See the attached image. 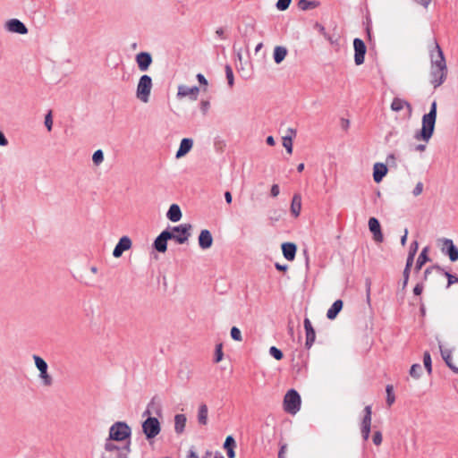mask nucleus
I'll return each mask as SVG.
<instances>
[{
	"label": "nucleus",
	"instance_id": "nucleus-1",
	"mask_svg": "<svg viewBox=\"0 0 458 458\" xmlns=\"http://www.w3.org/2000/svg\"><path fill=\"white\" fill-rule=\"evenodd\" d=\"M430 73L429 81L436 89L442 85L446 79L447 66L444 53L439 45L434 41L429 49Z\"/></svg>",
	"mask_w": 458,
	"mask_h": 458
},
{
	"label": "nucleus",
	"instance_id": "nucleus-2",
	"mask_svg": "<svg viewBox=\"0 0 458 458\" xmlns=\"http://www.w3.org/2000/svg\"><path fill=\"white\" fill-rule=\"evenodd\" d=\"M437 101H433L430 110L425 114L421 119V128L414 133V139L418 141H423L425 144H419L415 147V150L423 152L426 149V144L431 140L437 121Z\"/></svg>",
	"mask_w": 458,
	"mask_h": 458
},
{
	"label": "nucleus",
	"instance_id": "nucleus-3",
	"mask_svg": "<svg viewBox=\"0 0 458 458\" xmlns=\"http://www.w3.org/2000/svg\"><path fill=\"white\" fill-rule=\"evenodd\" d=\"M153 406L154 403L148 404L143 414L144 416H148V418L142 422V431L148 440L155 438L161 431V426L158 420L155 417H151L153 412L150 409Z\"/></svg>",
	"mask_w": 458,
	"mask_h": 458
},
{
	"label": "nucleus",
	"instance_id": "nucleus-4",
	"mask_svg": "<svg viewBox=\"0 0 458 458\" xmlns=\"http://www.w3.org/2000/svg\"><path fill=\"white\" fill-rule=\"evenodd\" d=\"M152 89V78L147 74L140 76L136 87V98L143 104H148L150 99Z\"/></svg>",
	"mask_w": 458,
	"mask_h": 458
},
{
	"label": "nucleus",
	"instance_id": "nucleus-5",
	"mask_svg": "<svg viewBox=\"0 0 458 458\" xmlns=\"http://www.w3.org/2000/svg\"><path fill=\"white\" fill-rule=\"evenodd\" d=\"M131 435V427L124 421L114 422L109 428L108 438L111 442H122L128 439Z\"/></svg>",
	"mask_w": 458,
	"mask_h": 458
},
{
	"label": "nucleus",
	"instance_id": "nucleus-6",
	"mask_svg": "<svg viewBox=\"0 0 458 458\" xmlns=\"http://www.w3.org/2000/svg\"><path fill=\"white\" fill-rule=\"evenodd\" d=\"M130 451L129 444L120 447L114 442L106 440L101 458H128Z\"/></svg>",
	"mask_w": 458,
	"mask_h": 458
},
{
	"label": "nucleus",
	"instance_id": "nucleus-7",
	"mask_svg": "<svg viewBox=\"0 0 458 458\" xmlns=\"http://www.w3.org/2000/svg\"><path fill=\"white\" fill-rule=\"evenodd\" d=\"M192 225L191 224H182L177 226H174L171 230H168L170 240H174L179 244H183L188 242L191 237V231Z\"/></svg>",
	"mask_w": 458,
	"mask_h": 458
},
{
	"label": "nucleus",
	"instance_id": "nucleus-8",
	"mask_svg": "<svg viewBox=\"0 0 458 458\" xmlns=\"http://www.w3.org/2000/svg\"><path fill=\"white\" fill-rule=\"evenodd\" d=\"M301 408V397L299 394L293 390H289L284 398V409L286 412L296 414Z\"/></svg>",
	"mask_w": 458,
	"mask_h": 458
},
{
	"label": "nucleus",
	"instance_id": "nucleus-9",
	"mask_svg": "<svg viewBox=\"0 0 458 458\" xmlns=\"http://www.w3.org/2000/svg\"><path fill=\"white\" fill-rule=\"evenodd\" d=\"M33 360L35 362L36 368L39 371V378L42 384L46 386H49L53 384V378L47 372V362L39 356L34 355Z\"/></svg>",
	"mask_w": 458,
	"mask_h": 458
},
{
	"label": "nucleus",
	"instance_id": "nucleus-10",
	"mask_svg": "<svg viewBox=\"0 0 458 458\" xmlns=\"http://www.w3.org/2000/svg\"><path fill=\"white\" fill-rule=\"evenodd\" d=\"M390 108L395 113L404 111L403 116L407 120L411 119L412 116L413 108L411 105L403 98H394L391 103Z\"/></svg>",
	"mask_w": 458,
	"mask_h": 458
},
{
	"label": "nucleus",
	"instance_id": "nucleus-11",
	"mask_svg": "<svg viewBox=\"0 0 458 458\" xmlns=\"http://www.w3.org/2000/svg\"><path fill=\"white\" fill-rule=\"evenodd\" d=\"M199 93V88L196 86L188 87L186 85L182 84L178 86L176 98L180 100L184 98H189L191 101H196L198 99Z\"/></svg>",
	"mask_w": 458,
	"mask_h": 458
},
{
	"label": "nucleus",
	"instance_id": "nucleus-12",
	"mask_svg": "<svg viewBox=\"0 0 458 458\" xmlns=\"http://www.w3.org/2000/svg\"><path fill=\"white\" fill-rule=\"evenodd\" d=\"M353 47L355 64L360 65L364 63V57L367 51V47L360 38H355L353 40Z\"/></svg>",
	"mask_w": 458,
	"mask_h": 458
},
{
	"label": "nucleus",
	"instance_id": "nucleus-13",
	"mask_svg": "<svg viewBox=\"0 0 458 458\" xmlns=\"http://www.w3.org/2000/svg\"><path fill=\"white\" fill-rule=\"evenodd\" d=\"M364 417L361 421V434L364 440H368L370 433V426H371V406L368 405L364 409Z\"/></svg>",
	"mask_w": 458,
	"mask_h": 458
},
{
	"label": "nucleus",
	"instance_id": "nucleus-14",
	"mask_svg": "<svg viewBox=\"0 0 458 458\" xmlns=\"http://www.w3.org/2000/svg\"><path fill=\"white\" fill-rule=\"evenodd\" d=\"M132 246V242L129 236H123L115 245L113 250V256L116 259L120 258L123 253L129 250Z\"/></svg>",
	"mask_w": 458,
	"mask_h": 458
},
{
	"label": "nucleus",
	"instance_id": "nucleus-15",
	"mask_svg": "<svg viewBox=\"0 0 458 458\" xmlns=\"http://www.w3.org/2000/svg\"><path fill=\"white\" fill-rule=\"evenodd\" d=\"M5 29L12 33H17L21 35H24L28 33V29L18 19H11L5 22Z\"/></svg>",
	"mask_w": 458,
	"mask_h": 458
},
{
	"label": "nucleus",
	"instance_id": "nucleus-16",
	"mask_svg": "<svg viewBox=\"0 0 458 458\" xmlns=\"http://www.w3.org/2000/svg\"><path fill=\"white\" fill-rule=\"evenodd\" d=\"M138 68L140 72H146L148 70L152 64V56L148 52H140L136 55L135 57Z\"/></svg>",
	"mask_w": 458,
	"mask_h": 458
},
{
	"label": "nucleus",
	"instance_id": "nucleus-17",
	"mask_svg": "<svg viewBox=\"0 0 458 458\" xmlns=\"http://www.w3.org/2000/svg\"><path fill=\"white\" fill-rule=\"evenodd\" d=\"M213 236L209 230L203 229L200 231L198 237V243L201 250H208L213 245Z\"/></svg>",
	"mask_w": 458,
	"mask_h": 458
},
{
	"label": "nucleus",
	"instance_id": "nucleus-18",
	"mask_svg": "<svg viewBox=\"0 0 458 458\" xmlns=\"http://www.w3.org/2000/svg\"><path fill=\"white\" fill-rule=\"evenodd\" d=\"M445 250L452 262L458 260V249L454 246L452 240H443V251Z\"/></svg>",
	"mask_w": 458,
	"mask_h": 458
},
{
	"label": "nucleus",
	"instance_id": "nucleus-19",
	"mask_svg": "<svg viewBox=\"0 0 458 458\" xmlns=\"http://www.w3.org/2000/svg\"><path fill=\"white\" fill-rule=\"evenodd\" d=\"M170 240L168 230H164L155 240L154 247L159 252H165L167 249V241Z\"/></svg>",
	"mask_w": 458,
	"mask_h": 458
},
{
	"label": "nucleus",
	"instance_id": "nucleus-20",
	"mask_svg": "<svg viewBox=\"0 0 458 458\" xmlns=\"http://www.w3.org/2000/svg\"><path fill=\"white\" fill-rule=\"evenodd\" d=\"M369 228L370 232L373 233V238L377 242H383V234L380 228V224L378 220L375 217H370L369 220Z\"/></svg>",
	"mask_w": 458,
	"mask_h": 458
},
{
	"label": "nucleus",
	"instance_id": "nucleus-21",
	"mask_svg": "<svg viewBox=\"0 0 458 458\" xmlns=\"http://www.w3.org/2000/svg\"><path fill=\"white\" fill-rule=\"evenodd\" d=\"M193 147V140L190 138H184L181 140L179 148L175 154V157L177 159H180L183 157H185L192 148Z\"/></svg>",
	"mask_w": 458,
	"mask_h": 458
},
{
	"label": "nucleus",
	"instance_id": "nucleus-22",
	"mask_svg": "<svg viewBox=\"0 0 458 458\" xmlns=\"http://www.w3.org/2000/svg\"><path fill=\"white\" fill-rule=\"evenodd\" d=\"M388 172L386 165L383 163H376L373 166V179L379 183Z\"/></svg>",
	"mask_w": 458,
	"mask_h": 458
},
{
	"label": "nucleus",
	"instance_id": "nucleus-23",
	"mask_svg": "<svg viewBox=\"0 0 458 458\" xmlns=\"http://www.w3.org/2000/svg\"><path fill=\"white\" fill-rule=\"evenodd\" d=\"M304 328L306 331L305 345L307 348H310L315 341L316 334H315V330L311 325V322L310 321L309 318L304 319Z\"/></svg>",
	"mask_w": 458,
	"mask_h": 458
},
{
	"label": "nucleus",
	"instance_id": "nucleus-24",
	"mask_svg": "<svg viewBox=\"0 0 458 458\" xmlns=\"http://www.w3.org/2000/svg\"><path fill=\"white\" fill-rule=\"evenodd\" d=\"M296 250L297 247L293 242H284L282 244L283 255L289 261H293L294 259Z\"/></svg>",
	"mask_w": 458,
	"mask_h": 458
},
{
	"label": "nucleus",
	"instance_id": "nucleus-25",
	"mask_svg": "<svg viewBox=\"0 0 458 458\" xmlns=\"http://www.w3.org/2000/svg\"><path fill=\"white\" fill-rule=\"evenodd\" d=\"M182 214L180 207L177 204H172L166 213V217L174 223L182 219Z\"/></svg>",
	"mask_w": 458,
	"mask_h": 458
},
{
	"label": "nucleus",
	"instance_id": "nucleus-26",
	"mask_svg": "<svg viewBox=\"0 0 458 458\" xmlns=\"http://www.w3.org/2000/svg\"><path fill=\"white\" fill-rule=\"evenodd\" d=\"M288 50L285 47L276 46L273 51V58L276 64H281L286 57Z\"/></svg>",
	"mask_w": 458,
	"mask_h": 458
},
{
	"label": "nucleus",
	"instance_id": "nucleus-27",
	"mask_svg": "<svg viewBox=\"0 0 458 458\" xmlns=\"http://www.w3.org/2000/svg\"><path fill=\"white\" fill-rule=\"evenodd\" d=\"M301 210V197L300 194L296 193L293 197V200L291 203V213L294 217H298L300 216Z\"/></svg>",
	"mask_w": 458,
	"mask_h": 458
},
{
	"label": "nucleus",
	"instance_id": "nucleus-28",
	"mask_svg": "<svg viewBox=\"0 0 458 458\" xmlns=\"http://www.w3.org/2000/svg\"><path fill=\"white\" fill-rule=\"evenodd\" d=\"M186 416L184 414H176L174 416V430L177 434H182L186 426Z\"/></svg>",
	"mask_w": 458,
	"mask_h": 458
},
{
	"label": "nucleus",
	"instance_id": "nucleus-29",
	"mask_svg": "<svg viewBox=\"0 0 458 458\" xmlns=\"http://www.w3.org/2000/svg\"><path fill=\"white\" fill-rule=\"evenodd\" d=\"M343 301L341 300H337L335 301L332 306L330 307V309L327 310V318L329 319H334L336 318V316L338 315V313L341 311V310L343 309Z\"/></svg>",
	"mask_w": 458,
	"mask_h": 458
},
{
	"label": "nucleus",
	"instance_id": "nucleus-30",
	"mask_svg": "<svg viewBox=\"0 0 458 458\" xmlns=\"http://www.w3.org/2000/svg\"><path fill=\"white\" fill-rule=\"evenodd\" d=\"M235 445H236V444H235L233 437L232 436H228L225 438V441L224 444V448L226 449V451H227L228 458L235 457V452H234Z\"/></svg>",
	"mask_w": 458,
	"mask_h": 458
},
{
	"label": "nucleus",
	"instance_id": "nucleus-31",
	"mask_svg": "<svg viewBox=\"0 0 458 458\" xmlns=\"http://www.w3.org/2000/svg\"><path fill=\"white\" fill-rule=\"evenodd\" d=\"M208 406L205 403H201L198 409V422L200 425L205 426L208 424Z\"/></svg>",
	"mask_w": 458,
	"mask_h": 458
},
{
	"label": "nucleus",
	"instance_id": "nucleus-32",
	"mask_svg": "<svg viewBox=\"0 0 458 458\" xmlns=\"http://www.w3.org/2000/svg\"><path fill=\"white\" fill-rule=\"evenodd\" d=\"M428 248L425 247L422 250V251L420 252V254L417 259V262H416V267H415L416 271L420 270L421 267H423V265L428 260Z\"/></svg>",
	"mask_w": 458,
	"mask_h": 458
},
{
	"label": "nucleus",
	"instance_id": "nucleus-33",
	"mask_svg": "<svg viewBox=\"0 0 458 458\" xmlns=\"http://www.w3.org/2000/svg\"><path fill=\"white\" fill-rule=\"evenodd\" d=\"M318 5V2L315 1H308V0H300L298 2V7L301 10L306 11L311 8H315Z\"/></svg>",
	"mask_w": 458,
	"mask_h": 458
},
{
	"label": "nucleus",
	"instance_id": "nucleus-34",
	"mask_svg": "<svg viewBox=\"0 0 458 458\" xmlns=\"http://www.w3.org/2000/svg\"><path fill=\"white\" fill-rule=\"evenodd\" d=\"M422 373V368L420 364L415 363L410 369V376L414 379H419Z\"/></svg>",
	"mask_w": 458,
	"mask_h": 458
},
{
	"label": "nucleus",
	"instance_id": "nucleus-35",
	"mask_svg": "<svg viewBox=\"0 0 458 458\" xmlns=\"http://www.w3.org/2000/svg\"><path fill=\"white\" fill-rule=\"evenodd\" d=\"M423 363L424 367L427 369L428 374H431L432 372V361H431V356L430 353L426 351L423 354Z\"/></svg>",
	"mask_w": 458,
	"mask_h": 458
},
{
	"label": "nucleus",
	"instance_id": "nucleus-36",
	"mask_svg": "<svg viewBox=\"0 0 458 458\" xmlns=\"http://www.w3.org/2000/svg\"><path fill=\"white\" fill-rule=\"evenodd\" d=\"M283 146L288 154L291 155L293 153V139L291 136L283 137Z\"/></svg>",
	"mask_w": 458,
	"mask_h": 458
},
{
	"label": "nucleus",
	"instance_id": "nucleus-37",
	"mask_svg": "<svg viewBox=\"0 0 458 458\" xmlns=\"http://www.w3.org/2000/svg\"><path fill=\"white\" fill-rule=\"evenodd\" d=\"M92 161L96 165H99L104 161V153L101 149L94 152Z\"/></svg>",
	"mask_w": 458,
	"mask_h": 458
},
{
	"label": "nucleus",
	"instance_id": "nucleus-38",
	"mask_svg": "<svg viewBox=\"0 0 458 458\" xmlns=\"http://www.w3.org/2000/svg\"><path fill=\"white\" fill-rule=\"evenodd\" d=\"M231 337L234 340V341H237V342H241L242 340V333H241V330L236 327H233L231 328Z\"/></svg>",
	"mask_w": 458,
	"mask_h": 458
},
{
	"label": "nucleus",
	"instance_id": "nucleus-39",
	"mask_svg": "<svg viewBox=\"0 0 458 458\" xmlns=\"http://www.w3.org/2000/svg\"><path fill=\"white\" fill-rule=\"evenodd\" d=\"M291 3H292V0H277L276 6V9L279 11H285L286 9H288Z\"/></svg>",
	"mask_w": 458,
	"mask_h": 458
},
{
	"label": "nucleus",
	"instance_id": "nucleus-40",
	"mask_svg": "<svg viewBox=\"0 0 458 458\" xmlns=\"http://www.w3.org/2000/svg\"><path fill=\"white\" fill-rule=\"evenodd\" d=\"M269 353L277 360H280L283 358V352L275 346L270 347Z\"/></svg>",
	"mask_w": 458,
	"mask_h": 458
},
{
	"label": "nucleus",
	"instance_id": "nucleus-41",
	"mask_svg": "<svg viewBox=\"0 0 458 458\" xmlns=\"http://www.w3.org/2000/svg\"><path fill=\"white\" fill-rule=\"evenodd\" d=\"M45 126L47 127L48 131L52 130L53 118L51 111H49L45 116Z\"/></svg>",
	"mask_w": 458,
	"mask_h": 458
},
{
	"label": "nucleus",
	"instance_id": "nucleus-42",
	"mask_svg": "<svg viewBox=\"0 0 458 458\" xmlns=\"http://www.w3.org/2000/svg\"><path fill=\"white\" fill-rule=\"evenodd\" d=\"M423 190H424L423 183L421 182H417L416 186L414 187V189L412 191V195L414 197H418L423 192Z\"/></svg>",
	"mask_w": 458,
	"mask_h": 458
},
{
	"label": "nucleus",
	"instance_id": "nucleus-43",
	"mask_svg": "<svg viewBox=\"0 0 458 458\" xmlns=\"http://www.w3.org/2000/svg\"><path fill=\"white\" fill-rule=\"evenodd\" d=\"M439 348H440V352H441V355H442V358L444 359V360L445 361V363L447 361H450L453 360L452 358V354H451V352L448 351V350H443L442 349V345L439 344Z\"/></svg>",
	"mask_w": 458,
	"mask_h": 458
},
{
	"label": "nucleus",
	"instance_id": "nucleus-44",
	"mask_svg": "<svg viewBox=\"0 0 458 458\" xmlns=\"http://www.w3.org/2000/svg\"><path fill=\"white\" fill-rule=\"evenodd\" d=\"M225 72H226V78L228 81V84H229V86L232 87L233 85V73L232 68L227 65L225 67Z\"/></svg>",
	"mask_w": 458,
	"mask_h": 458
},
{
	"label": "nucleus",
	"instance_id": "nucleus-45",
	"mask_svg": "<svg viewBox=\"0 0 458 458\" xmlns=\"http://www.w3.org/2000/svg\"><path fill=\"white\" fill-rule=\"evenodd\" d=\"M386 394H387V403L391 405L394 401V396L393 395V386L388 385L386 386Z\"/></svg>",
	"mask_w": 458,
	"mask_h": 458
},
{
	"label": "nucleus",
	"instance_id": "nucleus-46",
	"mask_svg": "<svg viewBox=\"0 0 458 458\" xmlns=\"http://www.w3.org/2000/svg\"><path fill=\"white\" fill-rule=\"evenodd\" d=\"M223 351H222V345L221 344H218L216 345V358H215V361L216 362H219L222 360L223 359Z\"/></svg>",
	"mask_w": 458,
	"mask_h": 458
},
{
	"label": "nucleus",
	"instance_id": "nucleus-47",
	"mask_svg": "<svg viewBox=\"0 0 458 458\" xmlns=\"http://www.w3.org/2000/svg\"><path fill=\"white\" fill-rule=\"evenodd\" d=\"M445 276L448 279L447 287H449L451 284L458 283V277L455 276L451 275L450 273L446 272Z\"/></svg>",
	"mask_w": 458,
	"mask_h": 458
},
{
	"label": "nucleus",
	"instance_id": "nucleus-48",
	"mask_svg": "<svg viewBox=\"0 0 458 458\" xmlns=\"http://www.w3.org/2000/svg\"><path fill=\"white\" fill-rule=\"evenodd\" d=\"M373 442L376 445H379L382 443V435L379 431L374 433Z\"/></svg>",
	"mask_w": 458,
	"mask_h": 458
},
{
	"label": "nucleus",
	"instance_id": "nucleus-49",
	"mask_svg": "<svg viewBox=\"0 0 458 458\" xmlns=\"http://www.w3.org/2000/svg\"><path fill=\"white\" fill-rule=\"evenodd\" d=\"M418 247L419 245L417 242H412L410 248L409 255H412V257H414L418 250Z\"/></svg>",
	"mask_w": 458,
	"mask_h": 458
},
{
	"label": "nucleus",
	"instance_id": "nucleus-50",
	"mask_svg": "<svg viewBox=\"0 0 458 458\" xmlns=\"http://www.w3.org/2000/svg\"><path fill=\"white\" fill-rule=\"evenodd\" d=\"M410 275V268L405 267L403 270V287L407 285Z\"/></svg>",
	"mask_w": 458,
	"mask_h": 458
},
{
	"label": "nucleus",
	"instance_id": "nucleus-51",
	"mask_svg": "<svg viewBox=\"0 0 458 458\" xmlns=\"http://www.w3.org/2000/svg\"><path fill=\"white\" fill-rule=\"evenodd\" d=\"M209 102L208 101H201L200 103V109L203 114H206L208 110L209 109Z\"/></svg>",
	"mask_w": 458,
	"mask_h": 458
},
{
	"label": "nucleus",
	"instance_id": "nucleus-52",
	"mask_svg": "<svg viewBox=\"0 0 458 458\" xmlns=\"http://www.w3.org/2000/svg\"><path fill=\"white\" fill-rule=\"evenodd\" d=\"M196 77H197L198 81H199L201 85H204V86H207V85H208V81H207V79L204 77V75H203V74H201V73H198Z\"/></svg>",
	"mask_w": 458,
	"mask_h": 458
},
{
	"label": "nucleus",
	"instance_id": "nucleus-53",
	"mask_svg": "<svg viewBox=\"0 0 458 458\" xmlns=\"http://www.w3.org/2000/svg\"><path fill=\"white\" fill-rule=\"evenodd\" d=\"M270 192L273 197H277L280 192L279 186L277 184L272 185Z\"/></svg>",
	"mask_w": 458,
	"mask_h": 458
},
{
	"label": "nucleus",
	"instance_id": "nucleus-54",
	"mask_svg": "<svg viewBox=\"0 0 458 458\" xmlns=\"http://www.w3.org/2000/svg\"><path fill=\"white\" fill-rule=\"evenodd\" d=\"M415 3H417L418 4H420L422 5L424 8H428L431 0H413Z\"/></svg>",
	"mask_w": 458,
	"mask_h": 458
},
{
	"label": "nucleus",
	"instance_id": "nucleus-55",
	"mask_svg": "<svg viewBox=\"0 0 458 458\" xmlns=\"http://www.w3.org/2000/svg\"><path fill=\"white\" fill-rule=\"evenodd\" d=\"M423 291V285L420 284H416V286L413 289V293L416 295H420Z\"/></svg>",
	"mask_w": 458,
	"mask_h": 458
},
{
	"label": "nucleus",
	"instance_id": "nucleus-56",
	"mask_svg": "<svg viewBox=\"0 0 458 458\" xmlns=\"http://www.w3.org/2000/svg\"><path fill=\"white\" fill-rule=\"evenodd\" d=\"M286 451H287V445H283L280 448V451L278 454V458H284V454H285Z\"/></svg>",
	"mask_w": 458,
	"mask_h": 458
},
{
	"label": "nucleus",
	"instance_id": "nucleus-57",
	"mask_svg": "<svg viewBox=\"0 0 458 458\" xmlns=\"http://www.w3.org/2000/svg\"><path fill=\"white\" fill-rule=\"evenodd\" d=\"M8 144V140H6L4 134L0 131V146L4 147Z\"/></svg>",
	"mask_w": 458,
	"mask_h": 458
},
{
	"label": "nucleus",
	"instance_id": "nucleus-58",
	"mask_svg": "<svg viewBox=\"0 0 458 458\" xmlns=\"http://www.w3.org/2000/svg\"><path fill=\"white\" fill-rule=\"evenodd\" d=\"M413 259H414V257H412V255H408L405 267H408L411 269V267L413 263Z\"/></svg>",
	"mask_w": 458,
	"mask_h": 458
},
{
	"label": "nucleus",
	"instance_id": "nucleus-59",
	"mask_svg": "<svg viewBox=\"0 0 458 458\" xmlns=\"http://www.w3.org/2000/svg\"><path fill=\"white\" fill-rule=\"evenodd\" d=\"M225 199L226 203H228V204L232 203L233 198H232V194L230 191L225 192Z\"/></svg>",
	"mask_w": 458,
	"mask_h": 458
},
{
	"label": "nucleus",
	"instance_id": "nucleus-60",
	"mask_svg": "<svg viewBox=\"0 0 458 458\" xmlns=\"http://www.w3.org/2000/svg\"><path fill=\"white\" fill-rule=\"evenodd\" d=\"M407 235H408V230H407V229H405V230H404V233H403V236H402V238H401V244H402L403 246H404V245L406 244Z\"/></svg>",
	"mask_w": 458,
	"mask_h": 458
},
{
	"label": "nucleus",
	"instance_id": "nucleus-61",
	"mask_svg": "<svg viewBox=\"0 0 458 458\" xmlns=\"http://www.w3.org/2000/svg\"><path fill=\"white\" fill-rule=\"evenodd\" d=\"M276 267L279 271H286L288 269V266L287 265H281L279 263L276 264Z\"/></svg>",
	"mask_w": 458,
	"mask_h": 458
},
{
	"label": "nucleus",
	"instance_id": "nucleus-62",
	"mask_svg": "<svg viewBox=\"0 0 458 458\" xmlns=\"http://www.w3.org/2000/svg\"><path fill=\"white\" fill-rule=\"evenodd\" d=\"M266 142L269 146H274L276 144V141H275V139L273 138V136H268L266 140Z\"/></svg>",
	"mask_w": 458,
	"mask_h": 458
},
{
	"label": "nucleus",
	"instance_id": "nucleus-63",
	"mask_svg": "<svg viewBox=\"0 0 458 458\" xmlns=\"http://www.w3.org/2000/svg\"><path fill=\"white\" fill-rule=\"evenodd\" d=\"M224 30L222 28H218L216 30V34L220 37V38H223L224 36Z\"/></svg>",
	"mask_w": 458,
	"mask_h": 458
},
{
	"label": "nucleus",
	"instance_id": "nucleus-64",
	"mask_svg": "<svg viewBox=\"0 0 458 458\" xmlns=\"http://www.w3.org/2000/svg\"><path fill=\"white\" fill-rule=\"evenodd\" d=\"M297 170L300 173L302 172L304 170V164H302V163L299 164L297 166Z\"/></svg>",
	"mask_w": 458,
	"mask_h": 458
}]
</instances>
